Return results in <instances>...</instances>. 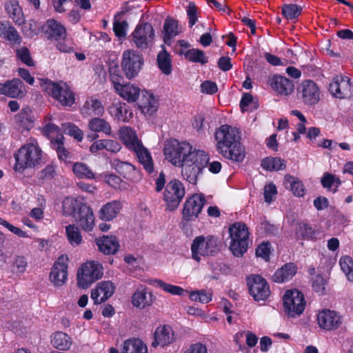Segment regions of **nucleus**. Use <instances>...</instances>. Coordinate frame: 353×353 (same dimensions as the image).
Listing matches in <instances>:
<instances>
[{"mask_svg": "<svg viewBox=\"0 0 353 353\" xmlns=\"http://www.w3.org/2000/svg\"><path fill=\"white\" fill-rule=\"evenodd\" d=\"M23 87V84L19 79H13L0 83V94L11 98L22 97L24 95Z\"/></svg>", "mask_w": 353, "mask_h": 353, "instance_id": "nucleus-24", "label": "nucleus"}, {"mask_svg": "<svg viewBox=\"0 0 353 353\" xmlns=\"http://www.w3.org/2000/svg\"><path fill=\"white\" fill-rule=\"evenodd\" d=\"M317 321L319 327L327 331L335 330L343 323V316L339 312L329 309L319 312Z\"/></svg>", "mask_w": 353, "mask_h": 353, "instance_id": "nucleus-16", "label": "nucleus"}, {"mask_svg": "<svg viewBox=\"0 0 353 353\" xmlns=\"http://www.w3.org/2000/svg\"><path fill=\"white\" fill-rule=\"evenodd\" d=\"M96 243L99 250L105 254H115L120 247L119 241L114 236H103L97 239Z\"/></svg>", "mask_w": 353, "mask_h": 353, "instance_id": "nucleus-30", "label": "nucleus"}, {"mask_svg": "<svg viewBox=\"0 0 353 353\" xmlns=\"http://www.w3.org/2000/svg\"><path fill=\"white\" fill-rule=\"evenodd\" d=\"M17 58L28 66H34L33 61L29 50L26 47H21L16 51Z\"/></svg>", "mask_w": 353, "mask_h": 353, "instance_id": "nucleus-55", "label": "nucleus"}, {"mask_svg": "<svg viewBox=\"0 0 353 353\" xmlns=\"http://www.w3.org/2000/svg\"><path fill=\"white\" fill-rule=\"evenodd\" d=\"M219 250L218 239L212 236H196L191 245L192 257L199 262L201 256H212Z\"/></svg>", "mask_w": 353, "mask_h": 353, "instance_id": "nucleus-6", "label": "nucleus"}, {"mask_svg": "<svg viewBox=\"0 0 353 353\" xmlns=\"http://www.w3.org/2000/svg\"><path fill=\"white\" fill-rule=\"evenodd\" d=\"M117 170L121 174H123L125 178L130 179V174L132 172H137L135 168L132 165L127 162H120L117 164Z\"/></svg>", "mask_w": 353, "mask_h": 353, "instance_id": "nucleus-59", "label": "nucleus"}, {"mask_svg": "<svg viewBox=\"0 0 353 353\" xmlns=\"http://www.w3.org/2000/svg\"><path fill=\"white\" fill-rule=\"evenodd\" d=\"M201 92L207 94H213L218 90L217 85L212 81H205L200 86Z\"/></svg>", "mask_w": 353, "mask_h": 353, "instance_id": "nucleus-62", "label": "nucleus"}, {"mask_svg": "<svg viewBox=\"0 0 353 353\" xmlns=\"http://www.w3.org/2000/svg\"><path fill=\"white\" fill-rule=\"evenodd\" d=\"M6 10L10 18L17 25L24 23L25 19L22 9L17 0H8L5 5Z\"/></svg>", "mask_w": 353, "mask_h": 353, "instance_id": "nucleus-32", "label": "nucleus"}, {"mask_svg": "<svg viewBox=\"0 0 353 353\" xmlns=\"http://www.w3.org/2000/svg\"><path fill=\"white\" fill-rule=\"evenodd\" d=\"M115 287L111 281H101L92 290L91 298L95 304H100L111 297Z\"/></svg>", "mask_w": 353, "mask_h": 353, "instance_id": "nucleus-21", "label": "nucleus"}, {"mask_svg": "<svg viewBox=\"0 0 353 353\" xmlns=\"http://www.w3.org/2000/svg\"><path fill=\"white\" fill-rule=\"evenodd\" d=\"M15 163L14 170L23 173L26 169H34L44 163V154L38 141L34 138H30L27 142L14 153Z\"/></svg>", "mask_w": 353, "mask_h": 353, "instance_id": "nucleus-2", "label": "nucleus"}, {"mask_svg": "<svg viewBox=\"0 0 353 353\" xmlns=\"http://www.w3.org/2000/svg\"><path fill=\"white\" fill-rule=\"evenodd\" d=\"M185 58L193 63H198L205 65L208 63V59L205 56L204 52L198 48H192L188 50L184 53Z\"/></svg>", "mask_w": 353, "mask_h": 353, "instance_id": "nucleus-45", "label": "nucleus"}, {"mask_svg": "<svg viewBox=\"0 0 353 353\" xmlns=\"http://www.w3.org/2000/svg\"><path fill=\"white\" fill-rule=\"evenodd\" d=\"M212 293L210 291L197 290L190 293L189 297L193 301L208 303L212 300Z\"/></svg>", "mask_w": 353, "mask_h": 353, "instance_id": "nucleus-54", "label": "nucleus"}, {"mask_svg": "<svg viewBox=\"0 0 353 353\" xmlns=\"http://www.w3.org/2000/svg\"><path fill=\"white\" fill-rule=\"evenodd\" d=\"M15 121L19 128L26 130L31 129L34 125V119L32 116L31 110L28 108L22 109L15 116Z\"/></svg>", "mask_w": 353, "mask_h": 353, "instance_id": "nucleus-36", "label": "nucleus"}, {"mask_svg": "<svg viewBox=\"0 0 353 353\" xmlns=\"http://www.w3.org/2000/svg\"><path fill=\"white\" fill-rule=\"evenodd\" d=\"M0 225H3L6 228H7L10 232L13 234L17 235L19 237L22 238H28L30 237L28 233L19 228L15 227L7 221L0 218Z\"/></svg>", "mask_w": 353, "mask_h": 353, "instance_id": "nucleus-57", "label": "nucleus"}, {"mask_svg": "<svg viewBox=\"0 0 353 353\" xmlns=\"http://www.w3.org/2000/svg\"><path fill=\"white\" fill-rule=\"evenodd\" d=\"M102 265L94 261L83 263L77 272V284L79 288H87L103 276Z\"/></svg>", "mask_w": 353, "mask_h": 353, "instance_id": "nucleus-7", "label": "nucleus"}, {"mask_svg": "<svg viewBox=\"0 0 353 353\" xmlns=\"http://www.w3.org/2000/svg\"><path fill=\"white\" fill-rule=\"evenodd\" d=\"M285 312L294 317L303 313L305 307V301L303 293L298 290H289L283 297Z\"/></svg>", "mask_w": 353, "mask_h": 353, "instance_id": "nucleus-9", "label": "nucleus"}, {"mask_svg": "<svg viewBox=\"0 0 353 353\" xmlns=\"http://www.w3.org/2000/svg\"><path fill=\"white\" fill-rule=\"evenodd\" d=\"M267 83L278 96H289L294 90L293 81L280 74L269 76Z\"/></svg>", "mask_w": 353, "mask_h": 353, "instance_id": "nucleus-17", "label": "nucleus"}, {"mask_svg": "<svg viewBox=\"0 0 353 353\" xmlns=\"http://www.w3.org/2000/svg\"><path fill=\"white\" fill-rule=\"evenodd\" d=\"M110 81L113 83L116 91L117 88L123 84V77L121 76L118 67L111 68L110 69Z\"/></svg>", "mask_w": 353, "mask_h": 353, "instance_id": "nucleus-56", "label": "nucleus"}, {"mask_svg": "<svg viewBox=\"0 0 353 353\" xmlns=\"http://www.w3.org/2000/svg\"><path fill=\"white\" fill-rule=\"evenodd\" d=\"M187 14L189 19V24L192 27L198 19L197 8L194 3L190 2L187 9Z\"/></svg>", "mask_w": 353, "mask_h": 353, "instance_id": "nucleus-63", "label": "nucleus"}, {"mask_svg": "<svg viewBox=\"0 0 353 353\" xmlns=\"http://www.w3.org/2000/svg\"><path fill=\"white\" fill-rule=\"evenodd\" d=\"M282 14L288 20L297 18L301 13V8L296 4H285L282 7Z\"/></svg>", "mask_w": 353, "mask_h": 353, "instance_id": "nucleus-51", "label": "nucleus"}, {"mask_svg": "<svg viewBox=\"0 0 353 353\" xmlns=\"http://www.w3.org/2000/svg\"><path fill=\"white\" fill-rule=\"evenodd\" d=\"M116 92L123 99L132 103L138 99L140 95V89L134 84L125 83L117 88Z\"/></svg>", "mask_w": 353, "mask_h": 353, "instance_id": "nucleus-34", "label": "nucleus"}, {"mask_svg": "<svg viewBox=\"0 0 353 353\" xmlns=\"http://www.w3.org/2000/svg\"><path fill=\"white\" fill-rule=\"evenodd\" d=\"M110 112L118 121L123 122H128L133 117L132 112L125 105L112 107Z\"/></svg>", "mask_w": 353, "mask_h": 353, "instance_id": "nucleus-47", "label": "nucleus"}, {"mask_svg": "<svg viewBox=\"0 0 353 353\" xmlns=\"http://www.w3.org/2000/svg\"><path fill=\"white\" fill-rule=\"evenodd\" d=\"M28 265V262L24 256H17L14 259L13 267L17 273L23 274L25 272Z\"/></svg>", "mask_w": 353, "mask_h": 353, "instance_id": "nucleus-61", "label": "nucleus"}, {"mask_svg": "<svg viewBox=\"0 0 353 353\" xmlns=\"http://www.w3.org/2000/svg\"><path fill=\"white\" fill-rule=\"evenodd\" d=\"M104 112V108L97 99L91 97L88 99L81 108V113L84 117H100Z\"/></svg>", "mask_w": 353, "mask_h": 353, "instance_id": "nucleus-28", "label": "nucleus"}, {"mask_svg": "<svg viewBox=\"0 0 353 353\" xmlns=\"http://www.w3.org/2000/svg\"><path fill=\"white\" fill-rule=\"evenodd\" d=\"M89 129L94 132H103L106 135H110L112 128L108 122L101 118H93L88 123Z\"/></svg>", "mask_w": 353, "mask_h": 353, "instance_id": "nucleus-41", "label": "nucleus"}, {"mask_svg": "<svg viewBox=\"0 0 353 353\" xmlns=\"http://www.w3.org/2000/svg\"><path fill=\"white\" fill-rule=\"evenodd\" d=\"M351 84L347 77H335L330 83L329 90L336 98L344 99L351 95Z\"/></svg>", "mask_w": 353, "mask_h": 353, "instance_id": "nucleus-20", "label": "nucleus"}, {"mask_svg": "<svg viewBox=\"0 0 353 353\" xmlns=\"http://www.w3.org/2000/svg\"><path fill=\"white\" fill-rule=\"evenodd\" d=\"M296 235L301 239H313L315 236V232L313 228L305 223H300L296 231Z\"/></svg>", "mask_w": 353, "mask_h": 353, "instance_id": "nucleus-52", "label": "nucleus"}, {"mask_svg": "<svg viewBox=\"0 0 353 353\" xmlns=\"http://www.w3.org/2000/svg\"><path fill=\"white\" fill-rule=\"evenodd\" d=\"M183 353H208V350L203 343H196L190 345L184 350Z\"/></svg>", "mask_w": 353, "mask_h": 353, "instance_id": "nucleus-64", "label": "nucleus"}, {"mask_svg": "<svg viewBox=\"0 0 353 353\" xmlns=\"http://www.w3.org/2000/svg\"><path fill=\"white\" fill-rule=\"evenodd\" d=\"M163 153L173 165L181 167L183 178L191 184L196 183L198 176L210 161L209 155L205 151L193 149L189 143L176 139L165 143Z\"/></svg>", "mask_w": 353, "mask_h": 353, "instance_id": "nucleus-1", "label": "nucleus"}, {"mask_svg": "<svg viewBox=\"0 0 353 353\" xmlns=\"http://www.w3.org/2000/svg\"><path fill=\"white\" fill-rule=\"evenodd\" d=\"M219 152L225 158L234 162H242L245 157V148L241 142L233 144L230 147L223 149Z\"/></svg>", "mask_w": 353, "mask_h": 353, "instance_id": "nucleus-29", "label": "nucleus"}, {"mask_svg": "<svg viewBox=\"0 0 353 353\" xmlns=\"http://www.w3.org/2000/svg\"><path fill=\"white\" fill-rule=\"evenodd\" d=\"M138 106L143 114L150 117L157 112L158 101L152 94L145 91L142 92Z\"/></svg>", "mask_w": 353, "mask_h": 353, "instance_id": "nucleus-26", "label": "nucleus"}, {"mask_svg": "<svg viewBox=\"0 0 353 353\" xmlns=\"http://www.w3.org/2000/svg\"><path fill=\"white\" fill-rule=\"evenodd\" d=\"M154 30L149 23H139L130 35L133 44L139 49H147L152 45Z\"/></svg>", "mask_w": 353, "mask_h": 353, "instance_id": "nucleus-10", "label": "nucleus"}, {"mask_svg": "<svg viewBox=\"0 0 353 353\" xmlns=\"http://www.w3.org/2000/svg\"><path fill=\"white\" fill-rule=\"evenodd\" d=\"M63 132L71 137H73L78 141H81L83 137V133L77 125L71 123L62 124Z\"/></svg>", "mask_w": 353, "mask_h": 353, "instance_id": "nucleus-53", "label": "nucleus"}, {"mask_svg": "<svg viewBox=\"0 0 353 353\" xmlns=\"http://www.w3.org/2000/svg\"><path fill=\"white\" fill-rule=\"evenodd\" d=\"M185 194L183 184L178 179L170 181L165 185L163 194V200L165 203L166 209L175 210L181 202Z\"/></svg>", "mask_w": 353, "mask_h": 353, "instance_id": "nucleus-8", "label": "nucleus"}, {"mask_svg": "<svg viewBox=\"0 0 353 353\" xmlns=\"http://www.w3.org/2000/svg\"><path fill=\"white\" fill-rule=\"evenodd\" d=\"M284 185L286 188H290L296 196H303L305 194V189L302 181L294 176L289 174L285 175Z\"/></svg>", "mask_w": 353, "mask_h": 353, "instance_id": "nucleus-37", "label": "nucleus"}, {"mask_svg": "<svg viewBox=\"0 0 353 353\" xmlns=\"http://www.w3.org/2000/svg\"><path fill=\"white\" fill-rule=\"evenodd\" d=\"M150 284L172 295L183 296L185 292V290L181 287L165 283L159 279H152L150 281Z\"/></svg>", "mask_w": 353, "mask_h": 353, "instance_id": "nucleus-39", "label": "nucleus"}, {"mask_svg": "<svg viewBox=\"0 0 353 353\" xmlns=\"http://www.w3.org/2000/svg\"><path fill=\"white\" fill-rule=\"evenodd\" d=\"M339 264L347 279L353 282V259L349 256H343L340 259Z\"/></svg>", "mask_w": 353, "mask_h": 353, "instance_id": "nucleus-48", "label": "nucleus"}, {"mask_svg": "<svg viewBox=\"0 0 353 353\" xmlns=\"http://www.w3.org/2000/svg\"><path fill=\"white\" fill-rule=\"evenodd\" d=\"M122 208L119 201H112L103 205L99 211V218L104 221H110L115 219Z\"/></svg>", "mask_w": 353, "mask_h": 353, "instance_id": "nucleus-25", "label": "nucleus"}, {"mask_svg": "<svg viewBox=\"0 0 353 353\" xmlns=\"http://www.w3.org/2000/svg\"><path fill=\"white\" fill-rule=\"evenodd\" d=\"M143 64V58L134 50H127L123 53L121 67L129 79L137 77Z\"/></svg>", "mask_w": 353, "mask_h": 353, "instance_id": "nucleus-11", "label": "nucleus"}, {"mask_svg": "<svg viewBox=\"0 0 353 353\" xmlns=\"http://www.w3.org/2000/svg\"><path fill=\"white\" fill-rule=\"evenodd\" d=\"M41 88L62 105L71 106L74 103V94L65 83H55L46 79L43 80Z\"/></svg>", "mask_w": 353, "mask_h": 353, "instance_id": "nucleus-5", "label": "nucleus"}, {"mask_svg": "<svg viewBox=\"0 0 353 353\" xmlns=\"http://www.w3.org/2000/svg\"><path fill=\"white\" fill-rule=\"evenodd\" d=\"M174 341V334L170 325H161L156 328L153 334L152 347H164L170 345Z\"/></svg>", "mask_w": 353, "mask_h": 353, "instance_id": "nucleus-19", "label": "nucleus"}, {"mask_svg": "<svg viewBox=\"0 0 353 353\" xmlns=\"http://www.w3.org/2000/svg\"><path fill=\"white\" fill-rule=\"evenodd\" d=\"M158 65L165 74H170L172 72L170 56L167 51L162 50L157 56Z\"/></svg>", "mask_w": 353, "mask_h": 353, "instance_id": "nucleus-46", "label": "nucleus"}, {"mask_svg": "<svg viewBox=\"0 0 353 353\" xmlns=\"http://www.w3.org/2000/svg\"><path fill=\"white\" fill-rule=\"evenodd\" d=\"M231 239L230 250L237 257L242 256L246 252L248 246L249 231L243 223L236 222L229 228Z\"/></svg>", "mask_w": 353, "mask_h": 353, "instance_id": "nucleus-4", "label": "nucleus"}, {"mask_svg": "<svg viewBox=\"0 0 353 353\" xmlns=\"http://www.w3.org/2000/svg\"><path fill=\"white\" fill-rule=\"evenodd\" d=\"M320 88L312 80L303 81L297 88L298 98L307 106L316 104L320 100Z\"/></svg>", "mask_w": 353, "mask_h": 353, "instance_id": "nucleus-13", "label": "nucleus"}, {"mask_svg": "<svg viewBox=\"0 0 353 353\" xmlns=\"http://www.w3.org/2000/svg\"><path fill=\"white\" fill-rule=\"evenodd\" d=\"M205 203V199L202 194H194L188 198L184 204L183 217L186 221L196 218Z\"/></svg>", "mask_w": 353, "mask_h": 353, "instance_id": "nucleus-18", "label": "nucleus"}, {"mask_svg": "<svg viewBox=\"0 0 353 353\" xmlns=\"http://www.w3.org/2000/svg\"><path fill=\"white\" fill-rule=\"evenodd\" d=\"M119 137L124 145L130 150L142 143L138 139L136 132L130 127H123L119 130Z\"/></svg>", "mask_w": 353, "mask_h": 353, "instance_id": "nucleus-33", "label": "nucleus"}, {"mask_svg": "<svg viewBox=\"0 0 353 353\" xmlns=\"http://www.w3.org/2000/svg\"><path fill=\"white\" fill-rule=\"evenodd\" d=\"M43 31L48 39L59 41L66 37L65 28L54 19H48L43 26Z\"/></svg>", "mask_w": 353, "mask_h": 353, "instance_id": "nucleus-23", "label": "nucleus"}, {"mask_svg": "<svg viewBox=\"0 0 353 353\" xmlns=\"http://www.w3.org/2000/svg\"><path fill=\"white\" fill-rule=\"evenodd\" d=\"M121 353H148V346L139 338H130L124 341Z\"/></svg>", "mask_w": 353, "mask_h": 353, "instance_id": "nucleus-31", "label": "nucleus"}, {"mask_svg": "<svg viewBox=\"0 0 353 353\" xmlns=\"http://www.w3.org/2000/svg\"><path fill=\"white\" fill-rule=\"evenodd\" d=\"M251 296L256 301L265 300L270 294L267 281L259 275H252L248 279Z\"/></svg>", "mask_w": 353, "mask_h": 353, "instance_id": "nucleus-15", "label": "nucleus"}, {"mask_svg": "<svg viewBox=\"0 0 353 353\" xmlns=\"http://www.w3.org/2000/svg\"><path fill=\"white\" fill-rule=\"evenodd\" d=\"M128 28V24L125 21H115L113 23V30L117 37H125Z\"/></svg>", "mask_w": 353, "mask_h": 353, "instance_id": "nucleus-58", "label": "nucleus"}, {"mask_svg": "<svg viewBox=\"0 0 353 353\" xmlns=\"http://www.w3.org/2000/svg\"><path fill=\"white\" fill-rule=\"evenodd\" d=\"M261 165L268 171L283 170L286 167L285 161L279 157H266L262 160Z\"/></svg>", "mask_w": 353, "mask_h": 353, "instance_id": "nucleus-43", "label": "nucleus"}, {"mask_svg": "<svg viewBox=\"0 0 353 353\" xmlns=\"http://www.w3.org/2000/svg\"><path fill=\"white\" fill-rule=\"evenodd\" d=\"M296 272V266L293 263H288L277 270L272 278L276 283H284L292 279Z\"/></svg>", "mask_w": 353, "mask_h": 353, "instance_id": "nucleus-35", "label": "nucleus"}, {"mask_svg": "<svg viewBox=\"0 0 353 353\" xmlns=\"http://www.w3.org/2000/svg\"><path fill=\"white\" fill-rule=\"evenodd\" d=\"M63 214L72 216L84 232H92L95 226V217L92 208L80 199L68 196L62 202Z\"/></svg>", "mask_w": 353, "mask_h": 353, "instance_id": "nucleus-3", "label": "nucleus"}, {"mask_svg": "<svg viewBox=\"0 0 353 353\" xmlns=\"http://www.w3.org/2000/svg\"><path fill=\"white\" fill-rule=\"evenodd\" d=\"M72 172L79 179H94L95 175L90 167L82 162H76L73 164Z\"/></svg>", "mask_w": 353, "mask_h": 353, "instance_id": "nucleus-44", "label": "nucleus"}, {"mask_svg": "<svg viewBox=\"0 0 353 353\" xmlns=\"http://www.w3.org/2000/svg\"><path fill=\"white\" fill-rule=\"evenodd\" d=\"M0 38L16 44L19 43L21 37L16 29L8 23L0 24Z\"/></svg>", "mask_w": 353, "mask_h": 353, "instance_id": "nucleus-38", "label": "nucleus"}, {"mask_svg": "<svg viewBox=\"0 0 353 353\" xmlns=\"http://www.w3.org/2000/svg\"><path fill=\"white\" fill-rule=\"evenodd\" d=\"M163 32L166 39L176 37L179 33L177 21L172 19H167L163 25Z\"/></svg>", "mask_w": 353, "mask_h": 353, "instance_id": "nucleus-50", "label": "nucleus"}, {"mask_svg": "<svg viewBox=\"0 0 353 353\" xmlns=\"http://www.w3.org/2000/svg\"><path fill=\"white\" fill-rule=\"evenodd\" d=\"M51 343L58 350H68L72 345V339L67 334L57 332L52 336Z\"/></svg>", "mask_w": 353, "mask_h": 353, "instance_id": "nucleus-40", "label": "nucleus"}, {"mask_svg": "<svg viewBox=\"0 0 353 353\" xmlns=\"http://www.w3.org/2000/svg\"><path fill=\"white\" fill-rule=\"evenodd\" d=\"M135 154L145 170L151 174L154 172V163L148 150L141 143L132 150Z\"/></svg>", "mask_w": 353, "mask_h": 353, "instance_id": "nucleus-27", "label": "nucleus"}, {"mask_svg": "<svg viewBox=\"0 0 353 353\" xmlns=\"http://www.w3.org/2000/svg\"><path fill=\"white\" fill-rule=\"evenodd\" d=\"M68 257L65 254L61 255L55 261L49 275L50 282L55 287L62 286L67 281Z\"/></svg>", "mask_w": 353, "mask_h": 353, "instance_id": "nucleus-14", "label": "nucleus"}, {"mask_svg": "<svg viewBox=\"0 0 353 353\" xmlns=\"http://www.w3.org/2000/svg\"><path fill=\"white\" fill-rule=\"evenodd\" d=\"M63 134H57L56 138H52L51 143L52 147L57 151L58 157L61 160H65L68 157V152L63 147Z\"/></svg>", "mask_w": 353, "mask_h": 353, "instance_id": "nucleus-49", "label": "nucleus"}, {"mask_svg": "<svg viewBox=\"0 0 353 353\" xmlns=\"http://www.w3.org/2000/svg\"><path fill=\"white\" fill-rule=\"evenodd\" d=\"M270 248L271 246L268 242H263L256 249V255L268 261L270 254Z\"/></svg>", "mask_w": 353, "mask_h": 353, "instance_id": "nucleus-60", "label": "nucleus"}, {"mask_svg": "<svg viewBox=\"0 0 353 353\" xmlns=\"http://www.w3.org/2000/svg\"><path fill=\"white\" fill-rule=\"evenodd\" d=\"M65 234L68 241L72 246H77L82 243L83 236L79 227L75 224H70L65 227Z\"/></svg>", "mask_w": 353, "mask_h": 353, "instance_id": "nucleus-42", "label": "nucleus"}, {"mask_svg": "<svg viewBox=\"0 0 353 353\" xmlns=\"http://www.w3.org/2000/svg\"><path fill=\"white\" fill-rule=\"evenodd\" d=\"M154 296L149 292L145 286L139 287L132 296L131 303L132 305L139 309H145L152 305Z\"/></svg>", "mask_w": 353, "mask_h": 353, "instance_id": "nucleus-22", "label": "nucleus"}, {"mask_svg": "<svg viewBox=\"0 0 353 353\" xmlns=\"http://www.w3.org/2000/svg\"><path fill=\"white\" fill-rule=\"evenodd\" d=\"M218 152L240 142V132L238 128L225 124L221 125L214 134Z\"/></svg>", "mask_w": 353, "mask_h": 353, "instance_id": "nucleus-12", "label": "nucleus"}]
</instances>
